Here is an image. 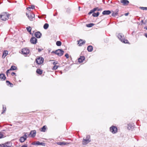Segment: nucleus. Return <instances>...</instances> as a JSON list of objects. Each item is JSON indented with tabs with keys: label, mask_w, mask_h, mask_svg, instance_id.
<instances>
[{
	"label": "nucleus",
	"mask_w": 147,
	"mask_h": 147,
	"mask_svg": "<svg viewBox=\"0 0 147 147\" xmlns=\"http://www.w3.org/2000/svg\"><path fill=\"white\" fill-rule=\"evenodd\" d=\"M9 16V15L7 13H2L0 15V18L1 20L5 21L8 19Z\"/></svg>",
	"instance_id": "f257e3e1"
},
{
	"label": "nucleus",
	"mask_w": 147,
	"mask_h": 147,
	"mask_svg": "<svg viewBox=\"0 0 147 147\" xmlns=\"http://www.w3.org/2000/svg\"><path fill=\"white\" fill-rule=\"evenodd\" d=\"M118 38L123 43H128V41L127 40H125L123 35L121 33H119L117 36Z\"/></svg>",
	"instance_id": "f03ea898"
},
{
	"label": "nucleus",
	"mask_w": 147,
	"mask_h": 147,
	"mask_svg": "<svg viewBox=\"0 0 147 147\" xmlns=\"http://www.w3.org/2000/svg\"><path fill=\"white\" fill-rule=\"evenodd\" d=\"M91 141L90 139V136L89 135H87L86 138H83L82 141V143L83 145H86Z\"/></svg>",
	"instance_id": "7ed1b4c3"
},
{
	"label": "nucleus",
	"mask_w": 147,
	"mask_h": 147,
	"mask_svg": "<svg viewBox=\"0 0 147 147\" xmlns=\"http://www.w3.org/2000/svg\"><path fill=\"white\" fill-rule=\"evenodd\" d=\"M109 130L112 134H115L117 132L118 129L116 126L112 125L110 127Z\"/></svg>",
	"instance_id": "20e7f679"
},
{
	"label": "nucleus",
	"mask_w": 147,
	"mask_h": 147,
	"mask_svg": "<svg viewBox=\"0 0 147 147\" xmlns=\"http://www.w3.org/2000/svg\"><path fill=\"white\" fill-rule=\"evenodd\" d=\"M64 51L62 49H58L55 51H52L51 53H54L59 56H61L64 53Z\"/></svg>",
	"instance_id": "39448f33"
},
{
	"label": "nucleus",
	"mask_w": 147,
	"mask_h": 147,
	"mask_svg": "<svg viewBox=\"0 0 147 147\" xmlns=\"http://www.w3.org/2000/svg\"><path fill=\"white\" fill-rule=\"evenodd\" d=\"M26 15L28 19L30 21L33 20V19H34L35 15L33 13L30 12H29L28 13H26Z\"/></svg>",
	"instance_id": "423d86ee"
},
{
	"label": "nucleus",
	"mask_w": 147,
	"mask_h": 147,
	"mask_svg": "<svg viewBox=\"0 0 147 147\" xmlns=\"http://www.w3.org/2000/svg\"><path fill=\"white\" fill-rule=\"evenodd\" d=\"M22 54L24 55H26L29 54L30 53L29 49L27 48L23 49L22 50Z\"/></svg>",
	"instance_id": "0eeeda50"
},
{
	"label": "nucleus",
	"mask_w": 147,
	"mask_h": 147,
	"mask_svg": "<svg viewBox=\"0 0 147 147\" xmlns=\"http://www.w3.org/2000/svg\"><path fill=\"white\" fill-rule=\"evenodd\" d=\"M44 61V59L41 57H39L36 59V63L38 64H42Z\"/></svg>",
	"instance_id": "6e6552de"
},
{
	"label": "nucleus",
	"mask_w": 147,
	"mask_h": 147,
	"mask_svg": "<svg viewBox=\"0 0 147 147\" xmlns=\"http://www.w3.org/2000/svg\"><path fill=\"white\" fill-rule=\"evenodd\" d=\"M11 146V144L10 142H7L5 144H0L1 147H9Z\"/></svg>",
	"instance_id": "1a4fd4ad"
},
{
	"label": "nucleus",
	"mask_w": 147,
	"mask_h": 147,
	"mask_svg": "<svg viewBox=\"0 0 147 147\" xmlns=\"http://www.w3.org/2000/svg\"><path fill=\"white\" fill-rule=\"evenodd\" d=\"M30 41L31 43L35 44L37 42V39L35 37H33L30 39Z\"/></svg>",
	"instance_id": "9d476101"
},
{
	"label": "nucleus",
	"mask_w": 147,
	"mask_h": 147,
	"mask_svg": "<svg viewBox=\"0 0 147 147\" xmlns=\"http://www.w3.org/2000/svg\"><path fill=\"white\" fill-rule=\"evenodd\" d=\"M57 144L58 145L61 146L67 145L68 144V143L64 142H58L57 143Z\"/></svg>",
	"instance_id": "9b49d317"
},
{
	"label": "nucleus",
	"mask_w": 147,
	"mask_h": 147,
	"mask_svg": "<svg viewBox=\"0 0 147 147\" xmlns=\"http://www.w3.org/2000/svg\"><path fill=\"white\" fill-rule=\"evenodd\" d=\"M6 78L5 75L3 74H0V80L2 81L5 80Z\"/></svg>",
	"instance_id": "f8f14e48"
},
{
	"label": "nucleus",
	"mask_w": 147,
	"mask_h": 147,
	"mask_svg": "<svg viewBox=\"0 0 147 147\" xmlns=\"http://www.w3.org/2000/svg\"><path fill=\"white\" fill-rule=\"evenodd\" d=\"M41 34L39 32H36L34 34L35 36L37 38H40L41 37Z\"/></svg>",
	"instance_id": "ddd939ff"
},
{
	"label": "nucleus",
	"mask_w": 147,
	"mask_h": 147,
	"mask_svg": "<svg viewBox=\"0 0 147 147\" xmlns=\"http://www.w3.org/2000/svg\"><path fill=\"white\" fill-rule=\"evenodd\" d=\"M36 131L35 130L31 131H30V134L32 137H34L36 136Z\"/></svg>",
	"instance_id": "4468645a"
},
{
	"label": "nucleus",
	"mask_w": 147,
	"mask_h": 147,
	"mask_svg": "<svg viewBox=\"0 0 147 147\" xmlns=\"http://www.w3.org/2000/svg\"><path fill=\"white\" fill-rule=\"evenodd\" d=\"M121 2L123 3L124 5H127L129 3V1L127 0H121Z\"/></svg>",
	"instance_id": "2eb2a0df"
},
{
	"label": "nucleus",
	"mask_w": 147,
	"mask_h": 147,
	"mask_svg": "<svg viewBox=\"0 0 147 147\" xmlns=\"http://www.w3.org/2000/svg\"><path fill=\"white\" fill-rule=\"evenodd\" d=\"M78 44H79V46H81L82 45L84 44L85 42V41L84 40L83 41L82 40L80 39L79 41H78Z\"/></svg>",
	"instance_id": "dca6fc26"
},
{
	"label": "nucleus",
	"mask_w": 147,
	"mask_h": 147,
	"mask_svg": "<svg viewBox=\"0 0 147 147\" xmlns=\"http://www.w3.org/2000/svg\"><path fill=\"white\" fill-rule=\"evenodd\" d=\"M111 12L110 10H105L103 11L102 13L103 15H109Z\"/></svg>",
	"instance_id": "f3484780"
},
{
	"label": "nucleus",
	"mask_w": 147,
	"mask_h": 147,
	"mask_svg": "<svg viewBox=\"0 0 147 147\" xmlns=\"http://www.w3.org/2000/svg\"><path fill=\"white\" fill-rule=\"evenodd\" d=\"M85 59V57L84 56H80V58L78 59V61L80 63H82L83 62V61H84Z\"/></svg>",
	"instance_id": "a211bd4d"
},
{
	"label": "nucleus",
	"mask_w": 147,
	"mask_h": 147,
	"mask_svg": "<svg viewBox=\"0 0 147 147\" xmlns=\"http://www.w3.org/2000/svg\"><path fill=\"white\" fill-rule=\"evenodd\" d=\"M93 49V47L91 45H89L88 46L87 49L88 51L91 52L92 51Z\"/></svg>",
	"instance_id": "6ab92c4d"
},
{
	"label": "nucleus",
	"mask_w": 147,
	"mask_h": 147,
	"mask_svg": "<svg viewBox=\"0 0 147 147\" xmlns=\"http://www.w3.org/2000/svg\"><path fill=\"white\" fill-rule=\"evenodd\" d=\"M26 139V138H25L24 136L21 137L20 139V141L21 142H24Z\"/></svg>",
	"instance_id": "aec40b11"
},
{
	"label": "nucleus",
	"mask_w": 147,
	"mask_h": 147,
	"mask_svg": "<svg viewBox=\"0 0 147 147\" xmlns=\"http://www.w3.org/2000/svg\"><path fill=\"white\" fill-rule=\"evenodd\" d=\"M8 52L7 51H5L3 53L2 57L4 58L8 54Z\"/></svg>",
	"instance_id": "412c9836"
},
{
	"label": "nucleus",
	"mask_w": 147,
	"mask_h": 147,
	"mask_svg": "<svg viewBox=\"0 0 147 147\" xmlns=\"http://www.w3.org/2000/svg\"><path fill=\"white\" fill-rule=\"evenodd\" d=\"M36 72L38 74L41 75L42 74V71L40 69H38L36 70Z\"/></svg>",
	"instance_id": "4be33fe9"
},
{
	"label": "nucleus",
	"mask_w": 147,
	"mask_h": 147,
	"mask_svg": "<svg viewBox=\"0 0 147 147\" xmlns=\"http://www.w3.org/2000/svg\"><path fill=\"white\" fill-rule=\"evenodd\" d=\"M6 83L7 84L8 86H9V85H10V87H12L13 86V84H12L11 83H10V82L9 81H6Z\"/></svg>",
	"instance_id": "5701e85b"
},
{
	"label": "nucleus",
	"mask_w": 147,
	"mask_h": 147,
	"mask_svg": "<svg viewBox=\"0 0 147 147\" xmlns=\"http://www.w3.org/2000/svg\"><path fill=\"white\" fill-rule=\"evenodd\" d=\"M99 14V12H97L96 13H93L92 14V16L94 17H96L98 16Z\"/></svg>",
	"instance_id": "b1692460"
},
{
	"label": "nucleus",
	"mask_w": 147,
	"mask_h": 147,
	"mask_svg": "<svg viewBox=\"0 0 147 147\" xmlns=\"http://www.w3.org/2000/svg\"><path fill=\"white\" fill-rule=\"evenodd\" d=\"M46 126L45 125L41 128L40 131L42 132H45L46 131Z\"/></svg>",
	"instance_id": "393cba45"
},
{
	"label": "nucleus",
	"mask_w": 147,
	"mask_h": 147,
	"mask_svg": "<svg viewBox=\"0 0 147 147\" xmlns=\"http://www.w3.org/2000/svg\"><path fill=\"white\" fill-rule=\"evenodd\" d=\"M49 26V25L47 23H45L44 25L43 28L45 29H47Z\"/></svg>",
	"instance_id": "a878e982"
},
{
	"label": "nucleus",
	"mask_w": 147,
	"mask_h": 147,
	"mask_svg": "<svg viewBox=\"0 0 147 147\" xmlns=\"http://www.w3.org/2000/svg\"><path fill=\"white\" fill-rule=\"evenodd\" d=\"M133 128V126L131 124H129L128 125L127 128L129 130H130Z\"/></svg>",
	"instance_id": "bb28decb"
},
{
	"label": "nucleus",
	"mask_w": 147,
	"mask_h": 147,
	"mask_svg": "<svg viewBox=\"0 0 147 147\" xmlns=\"http://www.w3.org/2000/svg\"><path fill=\"white\" fill-rule=\"evenodd\" d=\"M17 69V67L14 66H12L10 68V70H16Z\"/></svg>",
	"instance_id": "cd10ccee"
},
{
	"label": "nucleus",
	"mask_w": 147,
	"mask_h": 147,
	"mask_svg": "<svg viewBox=\"0 0 147 147\" xmlns=\"http://www.w3.org/2000/svg\"><path fill=\"white\" fill-rule=\"evenodd\" d=\"M94 25V24L93 23H90L89 24H87L86 25V26L88 27H91L93 26Z\"/></svg>",
	"instance_id": "c85d7f7f"
},
{
	"label": "nucleus",
	"mask_w": 147,
	"mask_h": 147,
	"mask_svg": "<svg viewBox=\"0 0 147 147\" xmlns=\"http://www.w3.org/2000/svg\"><path fill=\"white\" fill-rule=\"evenodd\" d=\"M56 44L57 46H60L61 45V42L60 41H57L56 42Z\"/></svg>",
	"instance_id": "c756f323"
},
{
	"label": "nucleus",
	"mask_w": 147,
	"mask_h": 147,
	"mask_svg": "<svg viewBox=\"0 0 147 147\" xmlns=\"http://www.w3.org/2000/svg\"><path fill=\"white\" fill-rule=\"evenodd\" d=\"M40 142L39 141H37L36 142H35L34 144H33L35 145H40Z\"/></svg>",
	"instance_id": "7c9ffc66"
},
{
	"label": "nucleus",
	"mask_w": 147,
	"mask_h": 147,
	"mask_svg": "<svg viewBox=\"0 0 147 147\" xmlns=\"http://www.w3.org/2000/svg\"><path fill=\"white\" fill-rule=\"evenodd\" d=\"M31 28L30 26H28L26 28V29L28 31L30 32L31 30Z\"/></svg>",
	"instance_id": "2f4dec72"
},
{
	"label": "nucleus",
	"mask_w": 147,
	"mask_h": 147,
	"mask_svg": "<svg viewBox=\"0 0 147 147\" xmlns=\"http://www.w3.org/2000/svg\"><path fill=\"white\" fill-rule=\"evenodd\" d=\"M3 112L1 113V114H3L6 111V108L5 107H4V105H3Z\"/></svg>",
	"instance_id": "473e14b6"
},
{
	"label": "nucleus",
	"mask_w": 147,
	"mask_h": 147,
	"mask_svg": "<svg viewBox=\"0 0 147 147\" xmlns=\"http://www.w3.org/2000/svg\"><path fill=\"white\" fill-rule=\"evenodd\" d=\"M58 67V66L57 65H54L53 67V70H56L57 69Z\"/></svg>",
	"instance_id": "72a5a7b5"
},
{
	"label": "nucleus",
	"mask_w": 147,
	"mask_h": 147,
	"mask_svg": "<svg viewBox=\"0 0 147 147\" xmlns=\"http://www.w3.org/2000/svg\"><path fill=\"white\" fill-rule=\"evenodd\" d=\"M118 12L119 9H117L115 10L114 12L115 13H116V15H117L118 14Z\"/></svg>",
	"instance_id": "f704fd0d"
},
{
	"label": "nucleus",
	"mask_w": 147,
	"mask_h": 147,
	"mask_svg": "<svg viewBox=\"0 0 147 147\" xmlns=\"http://www.w3.org/2000/svg\"><path fill=\"white\" fill-rule=\"evenodd\" d=\"M140 8L143 10H147V7H141Z\"/></svg>",
	"instance_id": "c9c22d12"
},
{
	"label": "nucleus",
	"mask_w": 147,
	"mask_h": 147,
	"mask_svg": "<svg viewBox=\"0 0 147 147\" xmlns=\"http://www.w3.org/2000/svg\"><path fill=\"white\" fill-rule=\"evenodd\" d=\"M113 12L112 13V16H113V17H115V16H117V15H116V13H115L113 11H112Z\"/></svg>",
	"instance_id": "e433bc0d"
},
{
	"label": "nucleus",
	"mask_w": 147,
	"mask_h": 147,
	"mask_svg": "<svg viewBox=\"0 0 147 147\" xmlns=\"http://www.w3.org/2000/svg\"><path fill=\"white\" fill-rule=\"evenodd\" d=\"M98 9V7H95L93 9H92V11L94 12V11L97 10Z\"/></svg>",
	"instance_id": "4c0bfd02"
},
{
	"label": "nucleus",
	"mask_w": 147,
	"mask_h": 147,
	"mask_svg": "<svg viewBox=\"0 0 147 147\" xmlns=\"http://www.w3.org/2000/svg\"><path fill=\"white\" fill-rule=\"evenodd\" d=\"M53 63L54 65H55L58 64V62L57 61H55Z\"/></svg>",
	"instance_id": "58836bf2"
},
{
	"label": "nucleus",
	"mask_w": 147,
	"mask_h": 147,
	"mask_svg": "<svg viewBox=\"0 0 147 147\" xmlns=\"http://www.w3.org/2000/svg\"><path fill=\"white\" fill-rule=\"evenodd\" d=\"M3 136V134L1 132H0V138H2Z\"/></svg>",
	"instance_id": "ea45409f"
},
{
	"label": "nucleus",
	"mask_w": 147,
	"mask_h": 147,
	"mask_svg": "<svg viewBox=\"0 0 147 147\" xmlns=\"http://www.w3.org/2000/svg\"><path fill=\"white\" fill-rule=\"evenodd\" d=\"M65 56L66 57L67 59L69 58V55L67 53H66L65 55Z\"/></svg>",
	"instance_id": "a19ab883"
},
{
	"label": "nucleus",
	"mask_w": 147,
	"mask_h": 147,
	"mask_svg": "<svg viewBox=\"0 0 147 147\" xmlns=\"http://www.w3.org/2000/svg\"><path fill=\"white\" fill-rule=\"evenodd\" d=\"M28 133H26L25 134H24V136L25 137H25V138H26L27 137V136H28Z\"/></svg>",
	"instance_id": "79ce46f5"
},
{
	"label": "nucleus",
	"mask_w": 147,
	"mask_h": 147,
	"mask_svg": "<svg viewBox=\"0 0 147 147\" xmlns=\"http://www.w3.org/2000/svg\"><path fill=\"white\" fill-rule=\"evenodd\" d=\"M11 70H10V69H8V70H7V71H6V74L7 75H8V74L9 73H10L9 72V71H10Z\"/></svg>",
	"instance_id": "37998d69"
},
{
	"label": "nucleus",
	"mask_w": 147,
	"mask_h": 147,
	"mask_svg": "<svg viewBox=\"0 0 147 147\" xmlns=\"http://www.w3.org/2000/svg\"><path fill=\"white\" fill-rule=\"evenodd\" d=\"M93 12H94L93 11H92V10H91L90 11V12L88 13V14L89 15H90V14H91L92 13H93Z\"/></svg>",
	"instance_id": "c03bdc74"
},
{
	"label": "nucleus",
	"mask_w": 147,
	"mask_h": 147,
	"mask_svg": "<svg viewBox=\"0 0 147 147\" xmlns=\"http://www.w3.org/2000/svg\"><path fill=\"white\" fill-rule=\"evenodd\" d=\"M45 143H42V142H41L40 143V145H42V146H45Z\"/></svg>",
	"instance_id": "a18cd8bd"
},
{
	"label": "nucleus",
	"mask_w": 147,
	"mask_h": 147,
	"mask_svg": "<svg viewBox=\"0 0 147 147\" xmlns=\"http://www.w3.org/2000/svg\"><path fill=\"white\" fill-rule=\"evenodd\" d=\"M27 9L29 11H30V9H31L30 7H28L27 8Z\"/></svg>",
	"instance_id": "49530a36"
},
{
	"label": "nucleus",
	"mask_w": 147,
	"mask_h": 147,
	"mask_svg": "<svg viewBox=\"0 0 147 147\" xmlns=\"http://www.w3.org/2000/svg\"><path fill=\"white\" fill-rule=\"evenodd\" d=\"M42 49L38 48V52H40Z\"/></svg>",
	"instance_id": "de8ad7c7"
},
{
	"label": "nucleus",
	"mask_w": 147,
	"mask_h": 147,
	"mask_svg": "<svg viewBox=\"0 0 147 147\" xmlns=\"http://www.w3.org/2000/svg\"><path fill=\"white\" fill-rule=\"evenodd\" d=\"M31 7V8L32 9H34V5H32L31 6V7Z\"/></svg>",
	"instance_id": "09e8293b"
},
{
	"label": "nucleus",
	"mask_w": 147,
	"mask_h": 147,
	"mask_svg": "<svg viewBox=\"0 0 147 147\" xmlns=\"http://www.w3.org/2000/svg\"><path fill=\"white\" fill-rule=\"evenodd\" d=\"M16 74V73L14 72H12L11 73V75L12 76H13L14 75H15Z\"/></svg>",
	"instance_id": "8fccbe9b"
},
{
	"label": "nucleus",
	"mask_w": 147,
	"mask_h": 147,
	"mask_svg": "<svg viewBox=\"0 0 147 147\" xmlns=\"http://www.w3.org/2000/svg\"><path fill=\"white\" fill-rule=\"evenodd\" d=\"M22 147H27V146H26V145H24L22 146Z\"/></svg>",
	"instance_id": "3c124183"
},
{
	"label": "nucleus",
	"mask_w": 147,
	"mask_h": 147,
	"mask_svg": "<svg viewBox=\"0 0 147 147\" xmlns=\"http://www.w3.org/2000/svg\"><path fill=\"white\" fill-rule=\"evenodd\" d=\"M101 10V9H99L98 8V9H97V10L98 11H100Z\"/></svg>",
	"instance_id": "603ef678"
},
{
	"label": "nucleus",
	"mask_w": 147,
	"mask_h": 147,
	"mask_svg": "<svg viewBox=\"0 0 147 147\" xmlns=\"http://www.w3.org/2000/svg\"><path fill=\"white\" fill-rule=\"evenodd\" d=\"M145 36L146 38H147V33L145 34Z\"/></svg>",
	"instance_id": "864d4df0"
},
{
	"label": "nucleus",
	"mask_w": 147,
	"mask_h": 147,
	"mask_svg": "<svg viewBox=\"0 0 147 147\" xmlns=\"http://www.w3.org/2000/svg\"><path fill=\"white\" fill-rule=\"evenodd\" d=\"M128 13H125V15L126 16H127L128 15Z\"/></svg>",
	"instance_id": "5fc2aeb1"
},
{
	"label": "nucleus",
	"mask_w": 147,
	"mask_h": 147,
	"mask_svg": "<svg viewBox=\"0 0 147 147\" xmlns=\"http://www.w3.org/2000/svg\"><path fill=\"white\" fill-rule=\"evenodd\" d=\"M60 73H61V74H62V71H60Z\"/></svg>",
	"instance_id": "6e6d98bb"
},
{
	"label": "nucleus",
	"mask_w": 147,
	"mask_h": 147,
	"mask_svg": "<svg viewBox=\"0 0 147 147\" xmlns=\"http://www.w3.org/2000/svg\"><path fill=\"white\" fill-rule=\"evenodd\" d=\"M146 30H147V27L146 28Z\"/></svg>",
	"instance_id": "4d7b16f0"
}]
</instances>
